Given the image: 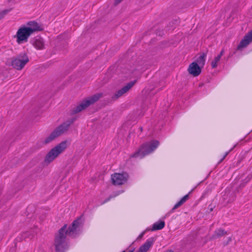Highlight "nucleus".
I'll return each mask as SVG.
<instances>
[{"mask_svg":"<svg viewBox=\"0 0 252 252\" xmlns=\"http://www.w3.org/2000/svg\"><path fill=\"white\" fill-rule=\"evenodd\" d=\"M166 252H174L172 250H167L166 251Z\"/></svg>","mask_w":252,"mask_h":252,"instance_id":"37998d69","label":"nucleus"},{"mask_svg":"<svg viewBox=\"0 0 252 252\" xmlns=\"http://www.w3.org/2000/svg\"><path fill=\"white\" fill-rule=\"evenodd\" d=\"M76 228L77 227L74 226V223H71V224L69 226L68 229L65 231V234L71 236L74 234V232Z\"/></svg>","mask_w":252,"mask_h":252,"instance_id":"aec40b11","label":"nucleus"},{"mask_svg":"<svg viewBox=\"0 0 252 252\" xmlns=\"http://www.w3.org/2000/svg\"><path fill=\"white\" fill-rule=\"evenodd\" d=\"M134 249H132V250H129L127 252H133ZM125 252H126L125 251Z\"/></svg>","mask_w":252,"mask_h":252,"instance_id":"a19ab883","label":"nucleus"},{"mask_svg":"<svg viewBox=\"0 0 252 252\" xmlns=\"http://www.w3.org/2000/svg\"><path fill=\"white\" fill-rule=\"evenodd\" d=\"M29 62V58L25 52L21 53L7 61L6 64L17 70H21Z\"/></svg>","mask_w":252,"mask_h":252,"instance_id":"f257e3e1","label":"nucleus"},{"mask_svg":"<svg viewBox=\"0 0 252 252\" xmlns=\"http://www.w3.org/2000/svg\"><path fill=\"white\" fill-rule=\"evenodd\" d=\"M223 53H224V51H223V50H222L220 51V54L216 57L220 60V58L223 55Z\"/></svg>","mask_w":252,"mask_h":252,"instance_id":"7c9ffc66","label":"nucleus"},{"mask_svg":"<svg viewBox=\"0 0 252 252\" xmlns=\"http://www.w3.org/2000/svg\"><path fill=\"white\" fill-rule=\"evenodd\" d=\"M111 198V196H109L107 199H106L103 202V203H105L106 202H107V201H108Z\"/></svg>","mask_w":252,"mask_h":252,"instance_id":"58836bf2","label":"nucleus"},{"mask_svg":"<svg viewBox=\"0 0 252 252\" xmlns=\"http://www.w3.org/2000/svg\"><path fill=\"white\" fill-rule=\"evenodd\" d=\"M63 151V142L51 149L46 155L44 162L49 164L58 157Z\"/></svg>","mask_w":252,"mask_h":252,"instance_id":"20e7f679","label":"nucleus"},{"mask_svg":"<svg viewBox=\"0 0 252 252\" xmlns=\"http://www.w3.org/2000/svg\"><path fill=\"white\" fill-rule=\"evenodd\" d=\"M223 53H224V51H223V50H222L220 51V54L216 57L220 60V58L223 55Z\"/></svg>","mask_w":252,"mask_h":252,"instance_id":"2f4dec72","label":"nucleus"},{"mask_svg":"<svg viewBox=\"0 0 252 252\" xmlns=\"http://www.w3.org/2000/svg\"><path fill=\"white\" fill-rule=\"evenodd\" d=\"M122 1V0H115V2H114V4L115 5H117L119 3H120Z\"/></svg>","mask_w":252,"mask_h":252,"instance_id":"4c0bfd02","label":"nucleus"},{"mask_svg":"<svg viewBox=\"0 0 252 252\" xmlns=\"http://www.w3.org/2000/svg\"><path fill=\"white\" fill-rule=\"evenodd\" d=\"M21 236L23 239H25L27 237H29V232H26L21 234Z\"/></svg>","mask_w":252,"mask_h":252,"instance_id":"c85d7f7f","label":"nucleus"},{"mask_svg":"<svg viewBox=\"0 0 252 252\" xmlns=\"http://www.w3.org/2000/svg\"><path fill=\"white\" fill-rule=\"evenodd\" d=\"M202 68L196 62H192L189 65L188 71L189 74L196 77L200 74Z\"/></svg>","mask_w":252,"mask_h":252,"instance_id":"9d476101","label":"nucleus"},{"mask_svg":"<svg viewBox=\"0 0 252 252\" xmlns=\"http://www.w3.org/2000/svg\"><path fill=\"white\" fill-rule=\"evenodd\" d=\"M159 145V142L158 140H151L149 144L145 143L141 145L139 149L132 155V157H139L142 158L155 150Z\"/></svg>","mask_w":252,"mask_h":252,"instance_id":"f03ea898","label":"nucleus"},{"mask_svg":"<svg viewBox=\"0 0 252 252\" xmlns=\"http://www.w3.org/2000/svg\"><path fill=\"white\" fill-rule=\"evenodd\" d=\"M136 252H146L140 246L139 249Z\"/></svg>","mask_w":252,"mask_h":252,"instance_id":"e433bc0d","label":"nucleus"},{"mask_svg":"<svg viewBox=\"0 0 252 252\" xmlns=\"http://www.w3.org/2000/svg\"><path fill=\"white\" fill-rule=\"evenodd\" d=\"M10 10L5 9L0 12V20L6 14H7Z\"/></svg>","mask_w":252,"mask_h":252,"instance_id":"5701e85b","label":"nucleus"},{"mask_svg":"<svg viewBox=\"0 0 252 252\" xmlns=\"http://www.w3.org/2000/svg\"><path fill=\"white\" fill-rule=\"evenodd\" d=\"M129 177L126 172L115 173L111 175L112 183L114 185H121L126 182Z\"/></svg>","mask_w":252,"mask_h":252,"instance_id":"0eeeda50","label":"nucleus"},{"mask_svg":"<svg viewBox=\"0 0 252 252\" xmlns=\"http://www.w3.org/2000/svg\"><path fill=\"white\" fill-rule=\"evenodd\" d=\"M241 162V160H239L238 161V163H240Z\"/></svg>","mask_w":252,"mask_h":252,"instance_id":"de8ad7c7","label":"nucleus"},{"mask_svg":"<svg viewBox=\"0 0 252 252\" xmlns=\"http://www.w3.org/2000/svg\"><path fill=\"white\" fill-rule=\"evenodd\" d=\"M232 241V238L231 237H229L227 238L226 240H224L223 242V246H227L230 242Z\"/></svg>","mask_w":252,"mask_h":252,"instance_id":"393cba45","label":"nucleus"},{"mask_svg":"<svg viewBox=\"0 0 252 252\" xmlns=\"http://www.w3.org/2000/svg\"><path fill=\"white\" fill-rule=\"evenodd\" d=\"M54 246L56 252H63V227L55 235Z\"/></svg>","mask_w":252,"mask_h":252,"instance_id":"423d86ee","label":"nucleus"},{"mask_svg":"<svg viewBox=\"0 0 252 252\" xmlns=\"http://www.w3.org/2000/svg\"><path fill=\"white\" fill-rule=\"evenodd\" d=\"M140 131H142V130H143V128H142V127H140Z\"/></svg>","mask_w":252,"mask_h":252,"instance_id":"a18cd8bd","label":"nucleus"},{"mask_svg":"<svg viewBox=\"0 0 252 252\" xmlns=\"http://www.w3.org/2000/svg\"><path fill=\"white\" fill-rule=\"evenodd\" d=\"M82 217L78 218L76 220H74L72 223H74V226L77 228L81 223Z\"/></svg>","mask_w":252,"mask_h":252,"instance_id":"412c9836","label":"nucleus"},{"mask_svg":"<svg viewBox=\"0 0 252 252\" xmlns=\"http://www.w3.org/2000/svg\"><path fill=\"white\" fill-rule=\"evenodd\" d=\"M27 25L28 26V27H27V29L32 30V32H30L32 34L34 32L43 30V28L35 21L29 22L27 23Z\"/></svg>","mask_w":252,"mask_h":252,"instance_id":"f8f14e48","label":"nucleus"},{"mask_svg":"<svg viewBox=\"0 0 252 252\" xmlns=\"http://www.w3.org/2000/svg\"><path fill=\"white\" fill-rule=\"evenodd\" d=\"M76 120V118L74 117L69 119L64 122V133L68 130L69 126L73 124Z\"/></svg>","mask_w":252,"mask_h":252,"instance_id":"6ab92c4d","label":"nucleus"},{"mask_svg":"<svg viewBox=\"0 0 252 252\" xmlns=\"http://www.w3.org/2000/svg\"><path fill=\"white\" fill-rule=\"evenodd\" d=\"M71 143V140L70 139L64 140V150L68 147Z\"/></svg>","mask_w":252,"mask_h":252,"instance_id":"cd10ccee","label":"nucleus"},{"mask_svg":"<svg viewBox=\"0 0 252 252\" xmlns=\"http://www.w3.org/2000/svg\"><path fill=\"white\" fill-rule=\"evenodd\" d=\"M206 56V53H202L194 62H196L197 64L203 68L205 63Z\"/></svg>","mask_w":252,"mask_h":252,"instance_id":"dca6fc26","label":"nucleus"},{"mask_svg":"<svg viewBox=\"0 0 252 252\" xmlns=\"http://www.w3.org/2000/svg\"><path fill=\"white\" fill-rule=\"evenodd\" d=\"M144 234V232H143L139 236V237H143V235Z\"/></svg>","mask_w":252,"mask_h":252,"instance_id":"ea45409f","label":"nucleus"},{"mask_svg":"<svg viewBox=\"0 0 252 252\" xmlns=\"http://www.w3.org/2000/svg\"><path fill=\"white\" fill-rule=\"evenodd\" d=\"M223 53H224V51H223V50H222L220 51V54L216 57L220 60V58L223 55Z\"/></svg>","mask_w":252,"mask_h":252,"instance_id":"c756f323","label":"nucleus"},{"mask_svg":"<svg viewBox=\"0 0 252 252\" xmlns=\"http://www.w3.org/2000/svg\"><path fill=\"white\" fill-rule=\"evenodd\" d=\"M232 150V149H230V151L229 152H227L226 153H225V155H224V156L223 157V158L221 159V160L220 161V162H221L224 158H225L227 156V155L228 154L229 152L230 151H231Z\"/></svg>","mask_w":252,"mask_h":252,"instance_id":"f704fd0d","label":"nucleus"},{"mask_svg":"<svg viewBox=\"0 0 252 252\" xmlns=\"http://www.w3.org/2000/svg\"><path fill=\"white\" fill-rule=\"evenodd\" d=\"M189 198V193L188 194L185 195L184 196H183L180 200V201L183 204L185 203Z\"/></svg>","mask_w":252,"mask_h":252,"instance_id":"a878e982","label":"nucleus"},{"mask_svg":"<svg viewBox=\"0 0 252 252\" xmlns=\"http://www.w3.org/2000/svg\"><path fill=\"white\" fill-rule=\"evenodd\" d=\"M161 33H160H160H158V35H162V34H163V32H162V31H161Z\"/></svg>","mask_w":252,"mask_h":252,"instance_id":"79ce46f5","label":"nucleus"},{"mask_svg":"<svg viewBox=\"0 0 252 252\" xmlns=\"http://www.w3.org/2000/svg\"><path fill=\"white\" fill-rule=\"evenodd\" d=\"M63 134V125H61L57 127L51 133L47 136L44 140L43 143L49 144L55 140L60 136Z\"/></svg>","mask_w":252,"mask_h":252,"instance_id":"6e6552de","label":"nucleus"},{"mask_svg":"<svg viewBox=\"0 0 252 252\" xmlns=\"http://www.w3.org/2000/svg\"><path fill=\"white\" fill-rule=\"evenodd\" d=\"M154 242V238H151L147 240V241L142 246L141 248L146 252L148 251L150 248L153 245Z\"/></svg>","mask_w":252,"mask_h":252,"instance_id":"f3484780","label":"nucleus"},{"mask_svg":"<svg viewBox=\"0 0 252 252\" xmlns=\"http://www.w3.org/2000/svg\"><path fill=\"white\" fill-rule=\"evenodd\" d=\"M203 84H200L199 86L201 87L203 86Z\"/></svg>","mask_w":252,"mask_h":252,"instance_id":"49530a36","label":"nucleus"},{"mask_svg":"<svg viewBox=\"0 0 252 252\" xmlns=\"http://www.w3.org/2000/svg\"><path fill=\"white\" fill-rule=\"evenodd\" d=\"M189 198V193L188 194L185 195L184 196H183L180 200V201L183 204L185 203Z\"/></svg>","mask_w":252,"mask_h":252,"instance_id":"bb28decb","label":"nucleus"},{"mask_svg":"<svg viewBox=\"0 0 252 252\" xmlns=\"http://www.w3.org/2000/svg\"><path fill=\"white\" fill-rule=\"evenodd\" d=\"M32 44L37 50H42L44 48V42L43 39L40 37L33 38Z\"/></svg>","mask_w":252,"mask_h":252,"instance_id":"ddd939ff","label":"nucleus"},{"mask_svg":"<svg viewBox=\"0 0 252 252\" xmlns=\"http://www.w3.org/2000/svg\"><path fill=\"white\" fill-rule=\"evenodd\" d=\"M65 236L64 235V241H63V243H64V250L65 249H67L68 248V246L67 245V244H66V242L65 241Z\"/></svg>","mask_w":252,"mask_h":252,"instance_id":"72a5a7b5","label":"nucleus"},{"mask_svg":"<svg viewBox=\"0 0 252 252\" xmlns=\"http://www.w3.org/2000/svg\"><path fill=\"white\" fill-rule=\"evenodd\" d=\"M226 234H227V231L226 230L222 228H219L216 229L214 232V234L210 237V240H216Z\"/></svg>","mask_w":252,"mask_h":252,"instance_id":"4468645a","label":"nucleus"},{"mask_svg":"<svg viewBox=\"0 0 252 252\" xmlns=\"http://www.w3.org/2000/svg\"><path fill=\"white\" fill-rule=\"evenodd\" d=\"M179 23V21L178 19H175L169 22L168 24H167V27H165L167 30H173L175 28V27Z\"/></svg>","mask_w":252,"mask_h":252,"instance_id":"a211bd4d","label":"nucleus"},{"mask_svg":"<svg viewBox=\"0 0 252 252\" xmlns=\"http://www.w3.org/2000/svg\"><path fill=\"white\" fill-rule=\"evenodd\" d=\"M102 96L103 93H100L94 94L92 96L87 97L86 99H83L79 105L71 110L70 114H75L86 109L90 105L97 101Z\"/></svg>","mask_w":252,"mask_h":252,"instance_id":"7ed1b4c3","label":"nucleus"},{"mask_svg":"<svg viewBox=\"0 0 252 252\" xmlns=\"http://www.w3.org/2000/svg\"><path fill=\"white\" fill-rule=\"evenodd\" d=\"M182 203L179 201H178L173 207V208L170 211V212L172 213L174 211V210L176 209L178 207H180L181 205H182Z\"/></svg>","mask_w":252,"mask_h":252,"instance_id":"b1692460","label":"nucleus"},{"mask_svg":"<svg viewBox=\"0 0 252 252\" xmlns=\"http://www.w3.org/2000/svg\"><path fill=\"white\" fill-rule=\"evenodd\" d=\"M67 226V225L66 224H64V230H65V229L66 228Z\"/></svg>","mask_w":252,"mask_h":252,"instance_id":"c03bdc74","label":"nucleus"},{"mask_svg":"<svg viewBox=\"0 0 252 252\" xmlns=\"http://www.w3.org/2000/svg\"><path fill=\"white\" fill-rule=\"evenodd\" d=\"M220 59L217 58H215L214 60L211 63V66L213 68H216L217 67V63L220 61Z\"/></svg>","mask_w":252,"mask_h":252,"instance_id":"4be33fe9","label":"nucleus"},{"mask_svg":"<svg viewBox=\"0 0 252 252\" xmlns=\"http://www.w3.org/2000/svg\"><path fill=\"white\" fill-rule=\"evenodd\" d=\"M125 252V251H123V252Z\"/></svg>","mask_w":252,"mask_h":252,"instance_id":"09e8293b","label":"nucleus"},{"mask_svg":"<svg viewBox=\"0 0 252 252\" xmlns=\"http://www.w3.org/2000/svg\"><path fill=\"white\" fill-rule=\"evenodd\" d=\"M165 226V222L163 220H159L153 224L151 231H156L162 229Z\"/></svg>","mask_w":252,"mask_h":252,"instance_id":"2eb2a0df","label":"nucleus"},{"mask_svg":"<svg viewBox=\"0 0 252 252\" xmlns=\"http://www.w3.org/2000/svg\"><path fill=\"white\" fill-rule=\"evenodd\" d=\"M215 206H212L211 205H210L208 207V210H210V212L213 211Z\"/></svg>","mask_w":252,"mask_h":252,"instance_id":"c9c22d12","label":"nucleus"},{"mask_svg":"<svg viewBox=\"0 0 252 252\" xmlns=\"http://www.w3.org/2000/svg\"><path fill=\"white\" fill-rule=\"evenodd\" d=\"M31 32L32 30L28 29L27 27L20 28L17 32L16 35L14 36L17 38V42L21 44L23 41H27L32 34Z\"/></svg>","mask_w":252,"mask_h":252,"instance_id":"39448f33","label":"nucleus"},{"mask_svg":"<svg viewBox=\"0 0 252 252\" xmlns=\"http://www.w3.org/2000/svg\"><path fill=\"white\" fill-rule=\"evenodd\" d=\"M136 80L128 82L125 86L123 87L121 89L117 91L115 94L112 96L113 99H117L125 93L127 92L136 82Z\"/></svg>","mask_w":252,"mask_h":252,"instance_id":"1a4fd4ad","label":"nucleus"},{"mask_svg":"<svg viewBox=\"0 0 252 252\" xmlns=\"http://www.w3.org/2000/svg\"><path fill=\"white\" fill-rule=\"evenodd\" d=\"M223 53H224V51H223V50H222L220 51V54L216 57L220 60V58L223 55Z\"/></svg>","mask_w":252,"mask_h":252,"instance_id":"473e14b6","label":"nucleus"},{"mask_svg":"<svg viewBox=\"0 0 252 252\" xmlns=\"http://www.w3.org/2000/svg\"><path fill=\"white\" fill-rule=\"evenodd\" d=\"M252 41V30L246 34L243 39L240 41L237 48L246 47Z\"/></svg>","mask_w":252,"mask_h":252,"instance_id":"9b49d317","label":"nucleus"}]
</instances>
